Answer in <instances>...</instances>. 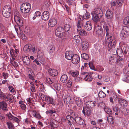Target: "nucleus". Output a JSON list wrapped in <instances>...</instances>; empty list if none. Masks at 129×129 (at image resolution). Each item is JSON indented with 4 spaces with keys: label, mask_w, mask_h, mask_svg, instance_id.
Returning <instances> with one entry per match:
<instances>
[{
    "label": "nucleus",
    "mask_w": 129,
    "mask_h": 129,
    "mask_svg": "<svg viewBox=\"0 0 129 129\" xmlns=\"http://www.w3.org/2000/svg\"><path fill=\"white\" fill-rule=\"evenodd\" d=\"M31 8L29 3H23L21 6V11L23 13H28L30 11Z\"/></svg>",
    "instance_id": "1"
},
{
    "label": "nucleus",
    "mask_w": 129,
    "mask_h": 129,
    "mask_svg": "<svg viewBox=\"0 0 129 129\" xmlns=\"http://www.w3.org/2000/svg\"><path fill=\"white\" fill-rule=\"evenodd\" d=\"M107 120L108 122L112 124L114 122L113 117L110 115L108 117Z\"/></svg>",
    "instance_id": "40"
},
{
    "label": "nucleus",
    "mask_w": 129,
    "mask_h": 129,
    "mask_svg": "<svg viewBox=\"0 0 129 129\" xmlns=\"http://www.w3.org/2000/svg\"><path fill=\"white\" fill-rule=\"evenodd\" d=\"M48 71L50 75L52 76H55L57 75V71L56 70L50 69H48Z\"/></svg>",
    "instance_id": "21"
},
{
    "label": "nucleus",
    "mask_w": 129,
    "mask_h": 129,
    "mask_svg": "<svg viewBox=\"0 0 129 129\" xmlns=\"http://www.w3.org/2000/svg\"><path fill=\"white\" fill-rule=\"evenodd\" d=\"M80 61V57L77 54L73 55L72 58V62L73 63L77 64L79 63Z\"/></svg>",
    "instance_id": "12"
},
{
    "label": "nucleus",
    "mask_w": 129,
    "mask_h": 129,
    "mask_svg": "<svg viewBox=\"0 0 129 129\" xmlns=\"http://www.w3.org/2000/svg\"><path fill=\"white\" fill-rule=\"evenodd\" d=\"M54 86L55 89L57 90H59L61 89V85L59 83H56L54 84Z\"/></svg>",
    "instance_id": "44"
},
{
    "label": "nucleus",
    "mask_w": 129,
    "mask_h": 129,
    "mask_svg": "<svg viewBox=\"0 0 129 129\" xmlns=\"http://www.w3.org/2000/svg\"><path fill=\"white\" fill-rule=\"evenodd\" d=\"M98 70H97V71H99L100 72H101L103 71L104 70V68L102 67L101 66H99L98 67Z\"/></svg>",
    "instance_id": "62"
},
{
    "label": "nucleus",
    "mask_w": 129,
    "mask_h": 129,
    "mask_svg": "<svg viewBox=\"0 0 129 129\" xmlns=\"http://www.w3.org/2000/svg\"><path fill=\"white\" fill-rule=\"evenodd\" d=\"M128 35H126L125 33H124V31H123L122 30L121 31V33L120 34V37L123 39H125Z\"/></svg>",
    "instance_id": "41"
},
{
    "label": "nucleus",
    "mask_w": 129,
    "mask_h": 129,
    "mask_svg": "<svg viewBox=\"0 0 129 129\" xmlns=\"http://www.w3.org/2000/svg\"><path fill=\"white\" fill-rule=\"evenodd\" d=\"M49 1H48L47 0L45 2L43 6L47 8L49 7Z\"/></svg>",
    "instance_id": "54"
},
{
    "label": "nucleus",
    "mask_w": 129,
    "mask_h": 129,
    "mask_svg": "<svg viewBox=\"0 0 129 129\" xmlns=\"http://www.w3.org/2000/svg\"><path fill=\"white\" fill-rule=\"evenodd\" d=\"M78 71L72 72L71 74L72 76L74 77L77 76L78 75Z\"/></svg>",
    "instance_id": "58"
},
{
    "label": "nucleus",
    "mask_w": 129,
    "mask_h": 129,
    "mask_svg": "<svg viewBox=\"0 0 129 129\" xmlns=\"http://www.w3.org/2000/svg\"><path fill=\"white\" fill-rule=\"evenodd\" d=\"M80 76L82 77L85 80L88 82L91 81L93 79L91 75L89 74L86 72H82Z\"/></svg>",
    "instance_id": "3"
},
{
    "label": "nucleus",
    "mask_w": 129,
    "mask_h": 129,
    "mask_svg": "<svg viewBox=\"0 0 129 129\" xmlns=\"http://www.w3.org/2000/svg\"><path fill=\"white\" fill-rule=\"evenodd\" d=\"M82 112L85 116H89L90 115L91 113V111L89 108L87 107H83Z\"/></svg>",
    "instance_id": "10"
},
{
    "label": "nucleus",
    "mask_w": 129,
    "mask_h": 129,
    "mask_svg": "<svg viewBox=\"0 0 129 129\" xmlns=\"http://www.w3.org/2000/svg\"><path fill=\"white\" fill-rule=\"evenodd\" d=\"M57 23V20L54 18L50 19L48 23V25L50 27L54 26Z\"/></svg>",
    "instance_id": "16"
},
{
    "label": "nucleus",
    "mask_w": 129,
    "mask_h": 129,
    "mask_svg": "<svg viewBox=\"0 0 129 129\" xmlns=\"http://www.w3.org/2000/svg\"><path fill=\"white\" fill-rule=\"evenodd\" d=\"M0 109L3 111H8L7 103L4 102H1L0 104Z\"/></svg>",
    "instance_id": "17"
},
{
    "label": "nucleus",
    "mask_w": 129,
    "mask_h": 129,
    "mask_svg": "<svg viewBox=\"0 0 129 129\" xmlns=\"http://www.w3.org/2000/svg\"><path fill=\"white\" fill-rule=\"evenodd\" d=\"M123 22L125 24L129 26V17L128 16L125 17Z\"/></svg>",
    "instance_id": "37"
},
{
    "label": "nucleus",
    "mask_w": 129,
    "mask_h": 129,
    "mask_svg": "<svg viewBox=\"0 0 129 129\" xmlns=\"http://www.w3.org/2000/svg\"><path fill=\"white\" fill-rule=\"evenodd\" d=\"M77 26L78 28H82L83 26V23L82 21L78 20V23L77 24Z\"/></svg>",
    "instance_id": "47"
},
{
    "label": "nucleus",
    "mask_w": 129,
    "mask_h": 129,
    "mask_svg": "<svg viewBox=\"0 0 129 129\" xmlns=\"http://www.w3.org/2000/svg\"><path fill=\"white\" fill-rule=\"evenodd\" d=\"M96 102L95 101H91L90 102V106L91 107H93L96 105Z\"/></svg>",
    "instance_id": "56"
},
{
    "label": "nucleus",
    "mask_w": 129,
    "mask_h": 129,
    "mask_svg": "<svg viewBox=\"0 0 129 129\" xmlns=\"http://www.w3.org/2000/svg\"><path fill=\"white\" fill-rule=\"evenodd\" d=\"M126 46V45H122L121 48L122 52L125 54L127 53L128 49V48Z\"/></svg>",
    "instance_id": "26"
},
{
    "label": "nucleus",
    "mask_w": 129,
    "mask_h": 129,
    "mask_svg": "<svg viewBox=\"0 0 129 129\" xmlns=\"http://www.w3.org/2000/svg\"><path fill=\"white\" fill-rule=\"evenodd\" d=\"M3 75L5 79H7L8 77V74L7 73H3Z\"/></svg>",
    "instance_id": "64"
},
{
    "label": "nucleus",
    "mask_w": 129,
    "mask_h": 129,
    "mask_svg": "<svg viewBox=\"0 0 129 129\" xmlns=\"http://www.w3.org/2000/svg\"><path fill=\"white\" fill-rule=\"evenodd\" d=\"M64 27L65 30L68 31L70 29L71 26L70 25L66 24L65 25Z\"/></svg>",
    "instance_id": "46"
},
{
    "label": "nucleus",
    "mask_w": 129,
    "mask_h": 129,
    "mask_svg": "<svg viewBox=\"0 0 129 129\" xmlns=\"http://www.w3.org/2000/svg\"><path fill=\"white\" fill-rule=\"evenodd\" d=\"M66 119L68 121V123L70 125H71L72 122H73L74 120V118L71 116L70 115H67L66 117Z\"/></svg>",
    "instance_id": "24"
},
{
    "label": "nucleus",
    "mask_w": 129,
    "mask_h": 129,
    "mask_svg": "<svg viewBox=\"0 0 129 129\" xmlns=\"http://www.w3.org/2000/svg\"><path fill=\"white\" fill-rule=\"evenodd\" d=\"M46 82L49 84H51L53 83L52 81L49 78H46Z\"/></svg>",
    "instance_id": "57"
},
{
    "label": "nucleus",
    "mask_w": 129,
    "mask_h": 129,
    "mask_svg": "<svg viewBox=\"0 0 129 129\" xmlns=\"http://www.w3.org/2000/svg\"><path fill=\"white\" fill-rule=\"evenodd\" d=\"M55 34L58 37H62L64 35L63 28L61 27H58L55 30Z\"/></svg>",
    "instance_id": "4"
},
{
    "label": "nucleus",
    "mask_w": 129,
    "mask_h": 129,
    "mask_svg": "<svg viewBox=\"0 0 129 129\" xmlns=\"http://www.w3.org/2000/svg\"><path fill=\"white\" fill-rule=\"evenodd\" d=\"M95 30L96 34L99 36H102L103 35V30L101 26L99 25L95 26Z\"/></svg>",
    "instance_id": "8"
},
{
    "label": "nucleus",
    "mask_w": 129,
    "mask_h": 129,
    "mask_svg": "<svg viewBox=\"0 0 129 129\" xmlns=\"http://www.w3.org/2000/svg\"><path fill=\"white\" fill-rule=\"evenodd\" d=\"M2 14L3 16L6 18L9 17L11 15V12L3 11H2Z\"/></svg>",
    "instance_id": "34"
},
{
    "label": "nucleus",
    "mask_w": 129,
    "mask_h": 129,
    "mask_svg": "<svg viewBox=\"0 0 129 129\" xmlns=\"http://www.w3.org/2000/svg\"><path fill=\"white\" fill-rule=\"evenodd\" d=\"M64 99V102L65 103L67 104H70L71 103V98L70 96H66Z\"/></svg>",
    "instance_id": "28"
},
{
    "label": "nucleus",
    "mask_w": 129,
    "mask_h": 129,
    "mask_svg": "<svg viewBox=\"0 0 129 129\" xmlns=\"http://www.w3.org/2000/svg\"><path fill=\"white\" fill-rule=\"evenodd\" d=\"M57 122L55 120H53L51 122V126L53 128H56L58 126Z\"/></svg>",
    "instance_id": "30"
},
{
    "label": "nucleus",
    "mask_w": 129,
    "mask_h": 129,
    "mask_svg": "<svg viewBox=\"0 0 129 129\" xmlns=\"http://www.w3.org/2000/svg\"><path fill=\"white\" fill-rule=\"evenodd\" d=\"M5 119V116L2 114H0V121H3Z\"/></svg>",
    "instance_id": "61"
},
{
    "label": "nucleus",
    "mask_w": 129,
    "mask_h": 129,
    "mask_svg": "<svg viewBox=\"0 0 129 129\" xmlns=\"http://www.w3.org/2000/svg\"><path fill=\"white\" fill-rule=\"evenodd\" d=\"M119 104L123 107H125L127 106L128 102L125 100L121 98H119Z\"/></svg>",
    "instance_id": "11"
},
{
    "label": "nucleus",
    "mask_w": 129,
    "mask_h": 129,
    "mask_svg": "<svg viewBox=\"0 0 129 129\" xmlns=\"http://www.w3.org/2000/svg\"><path fill=\"white\" fill-rule=\"evenodd\" d=\"M19 15V13H17V15H15L14 17V20L19 26H21L23 25V22L21 18L18 16Z\"/></svg>",
    "instance_id": "6"
},
{
    "label": "nucleus",
    "mask_w": 129,
    "mask_h": 129,
    "mask_svg": "<svg viewBox=\"0 0 129 129\" xmlns=\"http://www.w3.org/2000/svg\"><path fill=\"white\" fill-rule=\"evenodd\" d=\"M49 13L48 11H45L42 13V19L44 20H47L49 18Z\"/></svg>",
    "instance_id": "15"
},
{
    "label": "nucleus",
    "mask_w": 129,
    "mask_h": 129,
    "mask_svg": "<svg viewBox=\"0 0 129 129\" xmlns=\"http://www.w3.org/2000/svg\"><path fill=\"white\" fill-rule=\"evenodd\" d=\"M123 80L127 82H129V77H127V76L124 75L122 78Z\"/></svg>",
    "instance_id": "48"
},
{
    "label": "nucleus",
    "mask_w": 129,
    "mask_h": 129,
    "mask_svg": "<svg viewBox=\"0 0 129 129\" xmlns=\"http://www.w3.org/2000/svg\"><path fill=\"white\" fill-rule=\"evenodd\" d=\"M48 50L50 55L53 56L54 54L53 52V51L54 50V49L53 47H48Z\"/></svg>",
    "instance_id": "33"
},
{
    "label": "nucleus",
    "mask_w": 129,
    "mask_h": 129,
    "mask_svg": "<svg viewBox=\"0 0 129 129\" xmlns=\"http://www.w3.org/2000/svg\"><path fill=\"white\" fill-rule=\"evenodd\" d=\"M2 11L11 12V9L10 6L8 5H5L3 8Z\"/></svg>",
    "instance_id": "27"
},
{
    "label": "nucleus",
    "mask_w": 129,
    "mask_h": 129,
    "mask_svg": "<svg viewBox=\"0 0 129 129\" xmlns=\"http://www.w3.org/2000/svg\"><path fill=\"white\" fill-rule=\"evenodd\" d=\"M10 62L12 65L14 67H17L18 66V63L13 60H11Z\"/></svg>",
    "instance_id": "50"
},
{
    "label": "nucleus",
    "mask_w": 129,
    "mask_h": 129,
    "mask_svg": "<svg viewBox=\"0 0 129 129\" xmlns=\"http://www.w3.org/2000/svg\"><path fill=\"white\" fill-rule=\"evenodd\" d=\"M23 61L26 65H28L30 63V60L29 58L26 56H24L23 57Z\"/></svg>",
    "instance_id": "20"
},
{
    "label": "nucleus",
    "mask_w": 129,
    "mask_h": 129,
    "mask_svg": "<svg viewBox=\"0 0 129 129\" xmlns=\"http://www.w3.org/2000/svg\"><path fill=\"white\" fill-rule=\"evenodd\" d=\"M68 80V77L66 75H63L61 77L60 80L63 83L66 82Z\"/></svg>",
    "instance_id": "25"
},
{
    "label": "nucleus",
    "mask_w": 129,
    "mask_h": 129,
    "mask_svg": "<svg viewBox=\"0 0 129 129\" xmlns=\"http://www.w3.org/2000/svg\"><path fill=\"white\" fill-rule=\"evenodd\" d=\"M13 95L12 94H8L5 99V100L6 101H9L10 102H12Z\"/></svg>",
    "instance_id": "32"
},
{
    "label": "nucleus",
    "mask_w": 129,
    "mask_h": 129,
    "mask_svg": "<svg viewBox=\"0 0 129 129\" xmlns=\"http://www.w3.org/2000/svg\"><path fill=\"white\" fill-rule=\"evenodd\" d=\"M92 27V25L91 22L88 21L86 22L85 25H84V28L86 30L89 31L91 29Z\"/></svg>",
    "instance_id": "13"
},
{
    "label": "nucleus",
    "mask_w": 129,
    "mask_h": 129,
    "mask_svg": "<svg viewBox=\"0 0 129 129\" xmlns=\"http://www.w3.org/2000/svg\"><path fill=\"white\" fill-rule=\"evenodd\" d=\"M103 27L104 28V32L105 33L106 32V40H107L108 39V38H112L111 36L109 35L110 31L109 30V27L106 25H103Z\"/></svg>",
    "instance_id": "7"
},
{
    "label": "nucleus",
    "mask_w": 129,
    "mask_h": 129,
    "mask_svg": "<svg viewBox=\"0 0 129 129\" xmlns=\"http://www.w3.org/2000/svg\"><path fill=\"white\" fill-rule=\"evenodd\" d=\"M122 31L125 33L126 35H128L129 34V28L127 27H125L122 29Z\"/></svg>",
    "instance_id": "36"
},
{
    "label": "nucleus",
    "mask_w": 129,
    "mask_h": 129,
    "mask_svg": "<svg viewBox=\"0 0 129 129\" xmlns=\"http://www.w3.org/2000/svg\"><path fill=\"white\" fill-rule=\"evenodd\" d=\"M107 40H106L105 39L104 42L106 45H108L109 48L110 49L114 48L116 45V41L115 40H112V38H108Z\"/></svg>",
    "instance_id": "2"
},
{
    "label": "nucleus",
    "mask_w": 129,
    "mask_h": 129,
    "mask_svg": "<svg viewBox=\"0 0 129 129\" xmlns=\"http://www.w3.org/2000/svg\"><path fill=\"white\" fill-rule=\"evenodd\" d=\"M88 43L86 42H83L82 43V48L83 50H86L88 47Z\"/></svg>",
    "instance_id": "31"
},
{
    "label": "nucleus",
    "mask_w": 129,
    "mask_h": 129,
    "mask_svg": "<svg viewBox=\"0 0 129 129\" xmlns=\"http://www.w3.org/2000/svg\"><path fill=\"white\" fill-rule=\"evenodd\" d=\"M44 101L49 104H52L53 102L52 99L48 96L46 97V98Z\"/></svg>",
    "instance_id": "29"
},
{
    "label": "nucleus",
    "mask_w": 129,
    "mask_h": 129,
    "mask_svg": "<svg viewBox=\"0 0 129 129\" xmlns=\"http://www.w3.org/2000/svg\"><path fill=\"white\" fill-rule=\"evenodd\" d=\"M104 109L105 112L108 114H110L112 113V111L110 109L107 107H105Z\"/></svg>",
    "instance_id": "45"
},
{
    "label": "nucleus",
    "mask_w": 129,
    "mask_h": 129,
    "mask_svg": "<svg viewBox=\"0 0 129 129\" xmlns=\"http://www.w3.org/2000/svg\"><path fill=\"white\" fill-rule=\"evenodd\" d=\"M83 16L85 19H88L90 17V14L89 13L86 12Z\"/></svg>",
    "instance_id": "49"
},
{
    "label": "nucleus",
    "mask_w": 129,
    "mask_h": 129,
    "mask_svg": "<svg viewBox=\"0 0 129 129\" xmlns=\"http://www.w3.org/2000/svg\"><path fill=\"white\" fill-rule=\"evenodd\" d=\"M72 80L70 79L68 81L67 84V86L68 87H70L72 86Z\"/></svg>",
    "instance_id": "51"
},
{
    "label": "nucleus",
    "mask_w": 129,
    "mask_h": 129,
    "mask_svg": "<svg viewBox=\"0 0 129 129\" xmlns=\"http://www.w3.org/2000/svg\"><path fill=\"white\" fill-rule=\"evenodd\" d=\"M79 34L82 36H84L87 35V33L84 30H81L79 32Z\"/></svg>",
    "instance_id": "39"
},
{
    "label": "nucleus",
    "mask_w": 129,
    "mask_h": 129,
    "mask_svg": "<svg viewBox=\"0 0 129 129\" xmlns=\"http://www.w3.org/2000/svg\"><path fill=\"white\" fill-rule=\"evenodd\" d=\"M32 45L30 44H27L23 48L24 51L25 52H29L31 50Z\"/></svg>",
    "instance_id": "22"
},
{
    "label": "nucleus",
    "mask_w": 129,
    "mask_h": 129,
    "mask_svg": "<svg viewBox=\"0 0 129 129\" xmlns=\"http://www.w3.org/2000/svg\"><path fill=\"white\" fill-rule=\"evenodd\" d=\"M113 12L110 10H107L106 14V16L108 19H111L113 17Z\"/></svg>",
    "instance_id": "18"
},
{
    "label": "nucleus",
    "mask_w": 129,
    "mask_h": 129,
    "mask_svg": "<svg viewBox=\"0 0 129 129\" xmlns=\"http://www.w3.org/2000/svg\"><path fill=\"white\" fill-rule=\"evenodd\" d=\"M40 96H41L42 100L44 101L46 98V97L47 96L41 93L40 94Z\"/></svg>",
    "instance_id": "59"
},
{
    "label": "nucleus",
    "mask_w": 129,
    "mask_h": 129,
    "mask_svg": "<svg viewBox=\"0 0 129 129\" xmlns=\"http://www.w3.org/2000/svg\"><path fill=\"white\" fill-rule=\"evenodd\" d=\"M98 95L99 96L100 98H104L106 96V94L102 91H101L99 92L98 94Z\"/></svg>",
    "instance_id": "38"
},
{
    "label": "nucleus",
    "mask_w": 129,
    "mask_h": 129,
    "mask_svg": "<svg viewBox=\"0 0 129 129\" xmlns=\"http://www.w3.org/2000/svg\"><path fill=\"white\" fill-rule=\"evenodd\" d=\"M72 52L71 51H66L65 54V57L68 60L71 59L73 56Z\"/></svg>",
    "instance_id": "23"
},
{
    "label": "nucleus",
    "mask_w": 129,
    "mask_h": 129,
    "mask_svg": "<svg viewBox=\"0 0 129 129\" xmlns=\"http://www.w3.org/2000/svg\"><path fill=\"white\" fill-rule=\"evenodd\" d=\"M116 6V2H112L111 4V6L112 9L114 10V7Z\"/></svg>",
    "instance_id": "60"
},
{
    "label": "nucleus",
    "mask_w": 129,
    "mask_h": 129,
    "mask_svg": "<svg viewBox=\"0 0 129 129\" xmlns=\"http://www.w3.org/2000/svg\"><path fill=\"white\" fill-rule=\"evenodd\" d=\"M74 120L77 124L80 125H82L84 123V120L80 117H76L74 118Z\"/></svg>",
    "instance_id": "14"
},
{
    "label": "nucleus",
    "mask_w": 129,
    "mask_h": 129,
    "mask_svg": "<svg viewBox=\"0 0 129 129\" xmlns=\"http://www.w3.org/2000/svg\"><path fill=\"white\" fill-rule=\"evenodd\" d=\"M73 39L74 41L78 44H80L82 41L81 38L78 35H75Z\"/></svg>",
    "instance_id": "19"
},
{
    "label": "nucleus",
    "mask_w": 129,
    "mask_h": 129,
    "mask_svg": "<svg viewBox=\"0 0 129 129\" xmlns=\"http://www.w3.org/2000/svg\"><path fill=\"white\" fill-rule=\"evenodd\" d=\"M117 55L113 54L109 58V62L110 64H113L114 63H117L118 58Z\"/></svg>",
    "instance_id": "9"
},
{
    "label": "nucleus",
    "mask_w": 129,
    "mask_h": 129,
    "mask_svg": "<svg viewBox=\"0 0 129 129\" xmlns=\"http://www.w3.org/2000/svg\"><path fill=\"white\" fill-rule=\"evenodd\" d=\"M6 124L9 129H13V124L10 121L7 122Z\"/></svg>",
    "instance_id": "42"
},
{
    "label": "nucleus",
    "mask_w": 129,
    "mask_h": 129,
    "mask_svg": "<svg viewBox=\"0 0 129 129\" xmlns=\"http://www.w3.org/2000/svg\"><path fill=\"white\" fill-rule=\"evenodd\" d=\"M102 11V10L100 8H97L95 9V10H94V11H92V12L100 15V13Z\"/></svg>",
    "instance_id": "35"
},
{
    "label": "nucleus",
    "mask_w": 129,
    "mask_h": 129,
    "mask_svg": "<svg viewBox=\"0 0 129 129\" xmlns=\"http://www.w3.org/2000/svg\"><path fill=\"white\" fill-rule=\"evenodd\" d=\"M31 84V88L30 89L31 91L33 92H34L35 91V89L34 87V85L33 84L32 82H31L30 83Z\"/></svg>",
    "instance_id": "52"
},
{
    "label": "nucleus",
    "mask_w": 129,
    "mask_h": 129,
    "mask_svg": "<svg viewBox=\"0 0 129 129\" xmlns=\"http://www.w3.org/2000/svg\"><path fill=\"white\" fill-rule=\"evenodd\" d=\"M81 56V57L84 59H87L89 58L88 55L85 53L82 54Z\"/></svg>",
    "instance_id": "43"
},
{
    "label": "nucleus",
    "mask_w": 129,
    "mask_h": 129,
    "mask_svg": "<svg viewBox=\"0 0 129 129\" xmlns=\"http://www.w3.org/2000/svg\"><path fill=\"white\" fill-rule=\"evenodd\" d=\"M91 14L92 15V19L94 22L97 23L101 20H102L103 19V15H100L92 12H91Z\"/></svg>",
    "instance_id": "5"
},
{
    "label": "nucleus",
    "mask_w": 129,
    "mask_h": 129,
    "mask_svg": "<svg viewBox=\"0 0 129 129\" xmlns=\"http://www.w3.org/2000/svg\"><path fill=\"white\" fill-rule=\"evenodd\" d=\"M89 65L91 69L96 71V70H95V68L92 62H89Z\"/></svg>",
    "instance_id": "53"
},
{
    "label": "nucleus",
    "mask_w": 129,
    "mask_h": 129,
    "mask_svg": "<svg viewBox=\"0 0 129 129\" xmlns=\"http://www.w3.org/2000/svg\"><path fill=\"white\" fill-rule=\"evenodd\" d=\"M6 96L4 93L2 92L0 93V97L2 99L5 100Z\"/></svg>",
    "instance_id": "63"
},
{
    "label": "nucleus",
    "mask_w": 129,
    "mask_h": 129,
    "mask_svg": "<svg viewBox=\"0 0 129 129\" xmlns=\"http://www.w3.org/2000/svg\"><path fill=\"white\" fill-rule=\"evenodd\" d=\"M76 102L77 106L79 107H81L82 106V103L80 100H79L76 101Z\"/></svg>",
    "instance_id": "55"
}]
</instances>
